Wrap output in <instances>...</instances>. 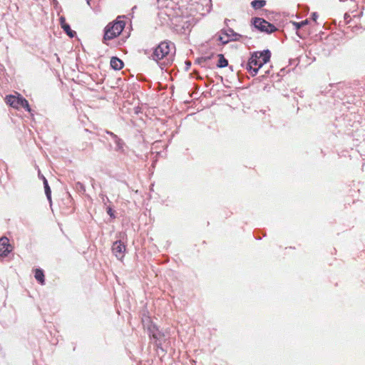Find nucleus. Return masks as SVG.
Segmentation results:
<instances>
[{"label": "nucleus", "instance_id": "nucleus-1", "mask_svg": "<svg viewBox=\"0 0 365 365\" xmlns=\"http://www.w3.org/2000/svg\"><path fill=\"white\" fill-rule=\"evenodd\" d=\"M158 15L160 19H163V24L173 26L177 32L185 33L190 30L192 24L188 18L175 16L168 7L160 11Z\"/></svg>", "mask_w": 365, "mask_h": 365}, {"label": "nucleus", "instance_id": "nucleus-9", "mask_svg": "<svg viewBox=\"0 0 365 365\" xmlns=\"http://www.w3.org/2000/svg\"><path fill=\"white\" fill-rule=\"evenodd\" d=\"M59 20L61 26L63 29V30L66 32V34L70 37H73L76 34V32L71 30L70 26L66 22L65 17L61 16Z\"/></svg>", "mask_w": 365, "mask_h": 365}, {"label": "nucleus", "instance_id": "nucleus-3", "mask_svg": "<svg viewBox=\"0 0 365 365\" xmlns=\"http://www.w3.org/2000/svg\"><path fill=\"white\" fill-rule=\"evenodd\" d=\"M171 46H173V44L170 41H162L155 48L152 55L153 59L157 62L160 60L166 59L169 63Z\"/></svg>", "mask_w": 365, "mask_h": 365}, {"label": "nucleus", "instance_id": "nucleus-12", "mask_svg": "<svg viewBox=\"0 0 365 365\" xmlns=\"http://www.w3.org/2000/svg\"><path fill=\"white\" fill-rule=\"evenodd\" d=\"M230 41H239L241 35L235 32L232 29H229L225 34Z\"/></svg>", "mask_w": 365, "mask_h": 365}, {"label": "nucleus", "instance_id": "nucleus-8", "mask_svg": "<svg viewBox=\"0 0 365 365\" xmlns=\"http://www.w3.org/2000/svg\"><path fill=\"white\" fill-rule=\"evenodd\" d=\"M11 251L9 239L7 237L0 238V256H7Z\"/></svg>", "mask_w": 365, "mask_h": 365}, {"label": "nucleus", "instance_id": "nucleus-4", "mask_svg": "<svg viewBox=\"0 0 365 365\" xmlns=\"http://www.w3.org/2000/svg\"><path fill=\"white\" fill-rule=\"evenodd\" d=\"M125 22L123 21H117L113 24H109L105 29V34L103 39L110 40L120 34L125 27Z\"/></svg>", "mask_w": 365, "mask_h": 365}, {"label": "nucleus", "instance_id": "nucleus-10", "mask_svg": "<svg viewBox=\"0 0 365 365\" xmlns=\"http://www.w3.org/2000/svg\"><path fill=\"white\" fill-rule=\"evenodd\" d=\"M110 64V66L115 70H120L123 66V62L117 57H112Z\"/></svg>", "mask_w": 365, "mask_h": 365}, {"label": "nucleus", "instance_id": "nucleus-21", "mask_svg": "<svg viewBox=\"0 0 365 365\" xmlns=\"http://www.w3.org/2000/svg\"><path fill=\"white\" fill-rule=\"evenodd\" d=\"M207 59H210V57L202 58L201 59L199 60V62H201V61L205 62Z\"/></svg>", "mask_w": 365, "mask_h": 365}, {"label": "nucleus", "instance_id": "nucleus-22", "mask_svg": "<svg viewBox=\"0 0 365 365\" xmlns=\"http://www.w3.org/2000/svg\"><path fill=\"white\" fill-rule=\"evenodd\" d=\"M107 134L110 135L111 136V133H113L112 132L110 131H106Z\"/></svg>", "mask_w": 365, "mask_h": 365}, {"label": "nucleus", "instance_id": "nucleus-13", "mask_svg": "<svg viewBox=\"0 0 365 365\" xmlns=\"http://www.w3.org/2000/svg\"><path fill=\"white\" fill-rule=\"evenodd\" d=\"M217 57L219 58L218 63L217 66L218 68H225L228 65V61L224 57L222 54H218Z\"/></svg>", "mask_w": 365, "mask_h": 365}, {"label": "nucleus", "instance_id": "nucleus-5", "mask_svg": "<svg viewBox=\"0 0 365 365\" xmlns=\"http://www.w3.org/2000/svg\"><path fill=\"white\" fill-rule=\"evenodd\" d=\"M6 102L11 107L15 108H24L28 111H31V108L29 102L23 97L14 96H7L6 98Z\"/></svg>", "mask_w": 365, "mask_h": 365}, {"label": "nucleus", "instance_id": "nucleus-16", "mask_svg": "<svg viewBox=\"0 0 365 365\" xmlns=\"http://www.w3.org/2000/svg\"><path fill=\"white\" fill-rule=\"evenodd\" d=\"M43 185H44L46 195L48 200H51V191L50 187L48 184V181L44 177H43Z\"/></svg>", "mask_w": 365, "mask_h": 365}, {"label": "nucleus", "instance_id": "nucleus-24", "mask_svg": "<svg viewBox=\"0 0 365 365\" xmlns=\"http://www.w3.org/2000/svg\"><path fill=\"white\" fill-rule=\"evenodd\" d=\"M86 1H87V4H90V0H86Z\"/></svg>", "mask_w": 365, "mask_h": 365}, {"label": "nucleus", "instance_id": "nucleus-6", "mask_svg": "<svg viewBox=\"0 0 365 365\" xmlns=\"http://www.w3.org/2000/svg\"><path fill=\"white\" fill-rule=\"evenodd\" d=\"M253 25L255 28L259 31L267 34H272L277 30L276 27L273 24L262 18L256 17L253 19Z\"/></svg>", "mask_w": 365, "mask_h": 365}, {"label": "nucleus", "instance_id": "nucleus-15", "mask_svg": "<svg viewBox=\"0 0 365 365\" xmlns=\"http://www.w3.org/2000/svg\"><path fill=\"white\" fill-rule=\"evenodd\" d=\"M35 278L37 281H38L41 284L44 283V274L41 269H36L35 272Z\"/></svg>", "mask_w": 365, "mask_h": 365}, {"label": "nucleus", "instance_id": "nucleus-2", "mask_svg": "<svg viewBox=\"0 0 365 365\" xmlns=\"http://www.w3.org/2000/svg\"><path fill=\"white\" fill-rule=\"evenodd\" d=\"M270 58L271 52L268 49L263 51L253 52L246 63L245 68L252 76H255L259 69L269 61Z\"/></svg>", "mask_w": 365, "mask_h": 365}, {"label": "nucleus", "instance_id": "nucleus-14", "mask_svg": "<svg viewBox=\"0 0 365 365\" xmlns=\"http://www.w3.org/2000/svg\"><path fill=\"white\" fill-rule=\"evenodd\" d=\"M266 4V1L264 0H254L251 2L252 6L255 9H259L264 6Z\"/></svg>", "mask_w": 365, "mask_h": 365}, {"label": "nucleus", "instance_id": "nucleus-23", "mask_svg": "<svg viewBox=\"0 0 365 365\" xmlns=\"http://www.w3.org/2000/svg\"><path fill=\"white\" fill-rule=\"evenodd\" d=\"M187 66H190L191 65V63L190 62H187Z\"/></svg>", "mask_w": 365, "mask_h": 365}, {"label": "nucleus", "instance_id": "nucleus-18", "mask_svg": "<svg viewBox=\"0 0 365 365\" xmlns=\"http://www.w3.org/2000/svg\"><path fill=\"white\" fill-rule=\"evenodd\" d=\"M307 24H308V21L307 20H304V21H302L299 22V23H294V25L295 26L297 29H299V28L304 26V25H306Z\"/></svg>", "mask_w": 365, "mask_h": 365}, {"label": "nucleus", "instance_id": "nucleus-19", "mask_svg": "<svg viewBox=\"0 0 365 365\" xmlns=\"http://www.w3.org/2000/svg\"><path fill=\"white\" fill-rule=\"evenodd\" d=\"M107 213L111 217H115L114 216V214H113V210L110 208V207H108L107 208Z\"/></svg>", "mask_w": 365, "mask_h": 365}, {"label": "nucleus", "instance_id": "nucleus-11", "mask_svg": "<svg viewBox=\"0 0 365 365\" xmlns=\"http://www.w3.org/2000/svg\"><path fill=\"white\" fill-rule=\"evenodd\" d=\"M111 137L113 138L114 143L115 144V150L116 151H123V142L121 139H120L115 134L111 133Z\"/></svg>", "mask_w": 365, "mask_h": 365}, {"label": "nucleus", "instance_id": "nucleus-7", "mask_svg": "<svg viewBox=\"0 0 365 365\" xmlns=\"http://www.w3.org/2000/svg\"><path fill=\"white\" fill-rule=\"evenodd\" d=\"M125 245L120 240L113 242L112 246V252L118 259H122L125 252Z\"/></svg>", "mask_w": 365, "mask_h": 365}, {"label": "nucleus", "instance_id": "nucleus-17", "mask_svg": "<svg viewBox=\"0 0 365 365\" xmlns=\"http://www.w3.org/2000/svg\"><path fill=\"white\" fill-rule=\"evenodd\" d=\"M218 41H220V42H222V44H226L229 41H230V39L229 38H227V36L225 35V36H220L218 37Z\"/></svg>", "mask_w": 365, "mask_h": 365}, {"label": "nucleus", "instance_id": "nucleus-20", "mask_svg": "<svg viewBox=\"0 0 365 365\" xmlns=\"http://www.w3.org/2000/svg\"><path fill=\"white\" fill-rule=\"evenodd\" d=\"M312 19H313L314 21H316V20H317V19L318 18V15H317V13H315V12H314V13H313V14H312Z\"/></svg>", "mask_w": 365, "mask_h": 365}]
</instances>
